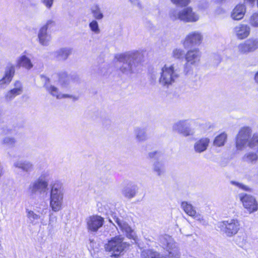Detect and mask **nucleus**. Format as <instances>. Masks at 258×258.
Here are the masks:
<instances>
[{"instance_id": "37", "label": "nucleus", "mask_w": 258, "mask_h": 258, "mask_svg": "<svg viewBox=\"0 0 258 258\" xmlns=\"http://www.w3.org/2000/svg\"><path fill=\"white\" fill-rule=\"evenodd\" d=\"M249 23L254 27H258V13H254L250 17Z\"/></svg>"}, {"instance_id": "31", "label": "nucleus", "mask_w": 258, "mask_h": 258, "mask_svg": "<svg viewBox=\"0 0 258 258\" xmlns=\"http://www.w3.org/2000/svg\"><path fill=\"white\" fill-rule=\"evenodd\" d=\"M136 192L137 187L136 186L127 187L125 188L122 191V194L124 196L128 199H131L134 197L136 194Z\"/></svg>"}, {"instance_id": "40", "label": "nucleus", "mask_w": 258, "mask_h": 258, "mask_svg": "<svg viewBox=\"0 0 258 258\" xmlns=\"http://www.w3.org/2000/svg\"><path fill=\"white\" fill-rule=\"evenodd\" d=\"M191 66L192 65L190 64V63H188L187 61L184 64V72L186 75L189 74L191 73L192 69Z\"/></svg>"}, {"instance_id": "28", "label": "nucleus", "mask_w": 258, "mask_h": 258, "mask_svg": "<svg viewBox=\"0 0 258 258\" xmlns=\"http://www.w3.org/2000/svg\"><path fill=\"white\" fill-rule=\"evenodd\" d=\"M91 13L95 20H101L104 17L100 8L98 5H94L91 7Z\"/></svg>"}, {"instance_id": "4", "label": "nucleus", "mask_w": 258, "mask_h": 258, "mask_svg": "<svg viewBox=\"0 0 258 258\" xmlns=\"http://www.w3.org/2000/svg\"><path fill=\"white\" fill-rule=\"evenodd\" d=\"M63 197V184L54 183L51 188L50 194V206L54 211H59L62 205Z\"/></svg>"}, {"instance_id": "24", "label": "nucleus", "mask_w": 258, "mask_h": 258, "mask_svg": "<svg viewBox=\"0 0 258 258\" xmlns=\"http://www.w3.org/2000/svg\"><path fill=\"white\" fill-rule=\"evenodd\" d=\"M15 86H16V88L9 91L6 95L5 98L7 100H11L16 96L21 94L22 90L20 82H16Z\"/></svg>"}, {"instance_id": "50", "label": "nucleus", "mask_w": 258, "mask_h": 258, "mask_svg": "<svg viewBox=\"0 0 258 258\" xmlns=\"http://www.w3.org/2000/svg\"><path fill=\"white\" fill-rule=\"evenodd\" d=\"M57 53H59V55H62L63 54V50H61L60 52H58Z\"/></svg>"}, {"instance_id": "27", "label": "nucleus", "mask_w": 258, "mask_h": 258, "mask_svg": "<svg viewBox=\"0 0 258 258\" xmlns=\"http://www.w3.org/2000/svg\"><path fill=\"white\" fill-rule=\"evenodd\" d=\"M237 50L238 52L240 54H247L249 53L252 52L247 40L239 43L237 45Z\"/></svg>"}, {"instance_id": "18", "label": "nucleus", "mask_w": 258, "mask_h": 258, "mask_svg": "<svg viewBox=\"0 0 258 258\" xmlns=\"http://www.w3.org/2000/svg\"><path fill=\"white\" fill-rule=\"evenodd\" d=\"M210 140L208 138H202L194 144V150L196 153H202L206 151L209 145Z\"/></svg>"}, {"instance_id": "15", "label": "nucleus", "mask_w": 258, "mask_h": 258, "mask_svg": "<svg viewBox=\"0 0 258 258\" xmlns=\"http://www.w3.org/2000/svg\"><path fill=\"white\" fill-rule=\"evenodd\" d=\"M201 56V53L198 48L190 49L185 54V60L192 66H198L200 62Z\"/></svg>"}, {"instance_id": "42", "label": "nucleus", "mask_w": 258, "mask_h": 258, "mask_svg": "<svg viewBox=\"0 0 258 258\" xmlns=\"http://www.w3.org/2000/svg\"><path fill=\"white\" fill-rule=\"evenodd\" d=\"M231 183L233 184V185H236V186L241 188V189H243L245 190H249V188L245 185L240 183H239V182H236V181H232L231 182Z\"/></svg>"}, {"instance_id": "30", "label": "nucleus", "mask_w": 258, "mask_h": 258, "mask_svg": "<svg viewBox=\"0 0 258 258\" xmlns=\"http://www.w3.org/2000/svg\"><path fill=\"white\" fill-rule=\"evenodd\" d=\"M257 159V154L253 152H248L243 157V160L248 163H254L256 162Z\"/></svg>"}, {"instance_id": "49", "label": "nucleus", "mask_w": 258, "mask_h": 258, "mask_svg": "<svg viewBox=\"0 0 258 258\" xmlns=\"http://www.w3.org/2000/svg\"><path fill=\"white\" fill-rule=\"evenodd\" d=\"M254 79L255 83L258 84V71L255 73Z\"/></svg>"}, {"instance_id": "22", "label": "nucleus", "mask_w": 258, "mask_h": 258, "mask_svg": "<svg viewBox=\"0 0 258 258\" xmlns=\"http://www.w3.org/2000/svg\"><path fill=\"white\" fill-rule=\"evenodd\" d=\"M245 13V6L243 5H238L233 10L231 17L233 20H240L243 18Z\"/></svg>"}, {"instance_id": "46", "label": "nucleus", "mask_w": 258, "mask_h": 258, "mask_svg": "<svg viewBox=\"0 0 258 258\" xmlns=\"http://www.w3.org/2000/svg\"><path fill=\"white\" fill-rule=\"evenodd\" d=\"M65 96H66V98L70 99L73 101H75L78 99V97H77L76 96L72 95L66 94Z\"/></svg>"}, {"instance_id": "7", "label": "nucleus", "mask_w": 258, "mask_h": 258, "mask_svg": "<svg viewBox=\"0 0 258 258\" xmlns=\"http://www.w3.org/2000/svg\"><path fill=\"white\" fill-rule=\"evenodd\" d=\"M172 130L185 137L193 136L195 131L190 127V122L187 120H180L172 125Z\"/></svg>"}, {"instance_id": "19", "label": "nucleus", "mask_w": 258, "mask_h": 258, "mask_svg": "<svg viewBox=\"0 0 258 258\" xmlns=\"http://www.w3.org/2000/svg\"><path fill=\"white\" fill-rule=\"evenodd\" d=\"M16 66L22 67L27 70H30L33 67V64L30 58L26 54H23L19 56L16 60Z\"/></svg>"}, {"instance_id": "12", "label": "nucleus", "mask_w": 258, "mask_h": 258, "mask_svg": "<svg viewBox=\"0 0 258 258\" xmlns=\"http://www.w3.org/2000/svg\"><path fill=\"white\" fill-rule=\"evenodd\" d=\"M87 228L90 232H97L104 223V219L98 215H93L86 219Z\"/></svg>"}, {"instance_id": "25", "label": "nucleus", "mask_w": 258, "mask_h": 258, "mask_svg": "<svg viewBox=\"0 0 258 258\" xmlns=\"http://www.w3.org/2000/svg\"><path fill=\"white\" fill-rule=\"evenodd\" d=\"M14 166L26 172L30 171L33 168V165L30 162L22 160H18L15 162Z\"/></svg>"}, {"instance_id": "21", "label": "nucleus", "mask_w": 258, "mask_h": 258, "mask_svg": "<svg viewBox=\"0 0 258 258\" xmlns=\"http://www.w3.org/2000/svg\"><path fill=\"white\" fill-rule=\"evenodd\" d=\"M44 81H45L44 87L52 95L55 96L57 99L63 98L64 95L62 93H59V89L54 86L49 84V80L46 77H44Z\"/></svg>"}, {"instance_id": "43", "label": "nucleus", "mask_w": 258, "mask_h": 258, "mask_svg": "<svg viewBox=\"0 0 258 258\" xmlns=\"http://www.w3.org/2000/svg\"><path fill=\"white\" fill-rule=\"evenodd\" d=\"M4 142L9 145H12L15 143V140L13 138L7 137L4 139Z\"/></svg>"}, {"instance_id": "9", "label": "nucleus", "mask_w": 258, "mask_h": 258, "mask_svg": "<svg viewBox=\"0 0 258 258\" xmlns=\"http://www.w3.org/2000/svg\"><path fill=\"white\" fill-rule=\"evenodd\" d=\"M240 226V222L235 218L223 221L222 225L224 233L229 237L235 235L239 230Z\"/></svg>"}, {"instance_id": "29", "label": "nucleus", "mask_w": 258, "mask_h": 258, "mask_svg": "<svg viewBox=\"0 0 258 258\" xmlns=\"http://www.w3.org/2000/svg\"><path fill=\"white\" fill-rule=\"evenodd\" d=\"M227 135L225 133H222L215 138L213 145L217 147H221L224 145L226 142Z\"/></svg>"}, {"instance_id": "16", "label": "nucleus", "mask_w": 258, "mask_h": 258, "mask_svg": "<svg viewBox=\"0 0 258 258\" xmlns=\"http://www.w3.org/2000/svg\"><path fill=\"white\" fill-rule=\"evenodd\" d=\"M52 23L53 22L51 20L48 21L46 24L42 26L39 31L38 34L39 42L42 45H48L51 40V37L47 33V30L48 25Z\"/></svg>"}, {"instance_id": "32", "label": "nucleus", "mask_w": 258, "mask_h": 258, "mask_svg": "<svg viewBox=\"0 0 258 258\" xmlns=\"http://www.w3.org/2000/svg\"><path fill=\"white\" fill-rule=\"evenodd\" d=\"M89 27L95 34H98L100 33L99 24L96 20H93L89 23Z\"/></svg>"}, {"instance_id": "23", "label": "nucleus", "mask_w": 258, "mask_h": 258, "mask_svg": "<svg viewBox=\"0 0 258 258\" xmlns=\"http://www.w3.org/2000/svg\"><path fill=\"white\" fill-rule=\"evenodd\" d=\"M136 140L138 142H143L148 139V135L145 128L137 127L134 129Z\"/></svg>"}, {"instance_id": "47", "label": "nucleus", "mask_w": 258, "mask_h": 258, "mask_svg": "<svg viewBox=\"0 0 258 258\" xmlns=\"http://www.w3.org/2000/svg\"><path fill=\"white\" fill-rule=\"evenodd\" d=\"M158 154V153L157 152H152L149 153V156L150 158H152L156 157Z\"/></svg>"}, {"instance_id": "13", "label": "nucleus", "mask_w": 258, "mask_h": 258, "mask_svg": "<svg viewBox=\"0 0 258 258\" xmlns=\"http://www.w3.org/2000/svg\"><path fill=\"white\" fill-rule=\"evenodd\" d=\"M48 186V183L42 178H38L32 182L29 186L28 192L31 195L36 194L37 192H44Z\"/></svg>"}, {"instance_id": "14", "label": "nucleus", "mask_w": 258, "mask_h": 258, "mask_svg": "<svg viewBox=\"0 0 258 258\" xmlns=\"http://www.w3.org/2000/svg\"><path fill=\"white\" fill-rule=\"evenodd\" d=\"M15 66L11 63L6 67L3 78L0 80V89L5 88L11 82L15 74Z\"/></svg>"}, {"instance_id": "35", "label": "nucleus", "mask_w": 258, "mask_h": 258, "mask_svg": "<svg viewBox=\"0 0 258 258\" xmlns=\"http://www.w3.org/2000/svg\"><path fill=\"white\" fill-rule=\"evenodd\" d=\"M54 82L57 84L61 89L63 88L64 80L63 74L60 75L56 74L53 77Z\"/></svg>"}, {"instance_id": "33", "label": "nucleus", "mask_w": 258, "mask_h": 258, "mask_svg": "<svg viewBox=\"0 0 258 258\" xmlns=\"http://www.w3.org/2000/svg\"><path fill=\"white\" fill-rule=\"evenodd\" d=\"M246 146L249 147L250 148H254L258 146V134H254L252 137L251 136L249 138Z\"/></svg>"}, {"instance_id": "11", "label": "nucleus", "mask_w": 258, "mask_h": 258, "mask_svg": "<svg viewBox=\"0 0 258 258\" xmlns=\"http://www.w3.org/2000/svg\"><path fill=\"white\" fill-rule=\"evenodd\" d=\"M114 222L117 225L121 231L125 233L127 237L130 239H135L136 234L134 229L130 226L128 223L118 217L113 218Z\"/></svg>"}, {"instance_id": "3", "label": "nucleus", "mask_w": 258, "mask_h": 258, "mask_svg": "<svg viewBox=\"0 0 258 258\" xmlns=\"http://www.w3.org/2000/svg\"><path fill=\"white\" fill-rule=\"evenodd\" d=\"M169 17L173 21L179 20L186 23L196 22L199 19V15L191 7L184 8L180 10L172 9L170 11Z\"/></svg>"}, {"instance_id": "8", "label": "nucleus", "mask_w": 258, "mask_h": 258, "mask_svg": "<svg viewBox=\"0 0 258 258\" xmlns=\"http://www.w3.org/2000/svg\"><path fill=\"white\" fill-rule=\"evenodd\" d=\"M203 35L199 31L189 32L185 37L183 45L184 48H189L194 46H199L203 40Z\"/></svg>"}, {"instance_id": "26", "label": "nucleus", "mask_w": 258, "mask_h": 258, "mask_svg": "<svg viewBox=\"0 0 258 258\" xmlns=\"http://www.w3.org/2000/svg\"><path fill=\"white\" fill-rule=\"evenodd\" d=\"M153 171L158 176L161 177L165 172L164 164L161 162H155L153 165Z\"/></svg>"}, {"instance_id": "41", "label": "nucleus", "mask_w": 258, "mask_h": 258, "mask_svg": "<svg viewBox=\"0 0 258 258\" xmlns=\"http://www.w3.org/2000/svg\"><path fill=\"white\" fill-rule=\"evenodd\" d=\"M28 217L30 220H37L39 218V215L34 213L33 211H29L27 214Z\"/></svg>"}, {"instance_id": "36", "label": "nucleus", "mask_w": 258, "mask_h": 258, "mask_svg": "<svg viewBox=\"0 0 258 258\" xmlns=\"http://www.w3.org/2000/svg\"><path fill=\"white\" fill-rule=\"evenodd\" d=\"M172 55L176 59L182 58L184 55V50L182 49L175 48L173 49Z\"/></svg>"}, {"instance_id": "20", "label": "nucleus", "mask_w": 258, "mask_h": 258, "mask_svg": "<svg viewBox=\"0 0 258 258\" xmlns=\"http://www.w3.org/2000/svg\"><path fill=\"white\" fill-rule=\"evenodd\" d=\"M181 206L183 211L188 215L192 217L199 221L203 220V219L201 217L200 215L197 213L196 211L190 204H189L186 202H183L181 203Z\"/></svg>"}, {"instance_id": "1", "label": "nucleus", "mask_w": 258, "mask_h": 258, "mask_svg": "<svg viewBox=\"0 0 258 258\" xmlns=\"http://www.w3.org/2000/svg\"><path fill=\"white\" fill-rule=\"evenodd\" d=\"M140 54L137 52H127L119 54L116 57L118 61L121 63L120 71L127 75L135 73L139 63Z\"/></svg>"}, {"instance_id": "6", "label": "nucleus", "mask_w": 258, "mask_h": 258, "mask_svg": "<svg viewBox=\"0 0 258 258\" xmlns=\"http://www.w3.org/2000/svg\"><path fill=\"white\" fill-rule=\"evenodd\" d=\"M251 134L252 130L249 127L244 126L240 129L236 137L235 144L237 150H242L245 148Z\"/></svg>"}, {"instance_id": "45", "label": "nucleus", "mask_w": 258, "mask_h": 258, "mask_svg": "<svg viewBox=\"0 0 258 258\" xmlns=\"http://www.w3.org/2000/svg\"><path fill=\"white\" fill-rule=\"evenodd\" d=\"M129 1L134 5L137 6L140 9L142 8V5L139 0H129Z\"/></svg>"}, {"instance_id": "39", "label": "nucleus", "mask_w": 258, "mask_h": 258, "mask_svg": "<svg viewBox=\"0 0 258 258\" xmlns=\"http://www.w3.org/2000/svg\"><path fill=\"white\" fill-rule=\"evenodd\" d=\"M66 78V82H67L68 83L72 82H78L79 80V77L75 74L67 76Z\"/></svg>"}, {"instance_id": "48", "label": "nucleus", "mask_w": 258, "mask_h": 258, "mask_svg": "<svg viewBox=\"0 0 258 258\" xmlns=\"http://www.w3.org/2000/svg\"><path fill=\"white\" fill-rule=\"evenodd\" d=\"M72 52V48H68L66 49V56L70 55Z\"/></svg>"}, {"instance_id": "38", "label": "nucleus", "mask_w": 258, "mask_h": 258, "mask_svg": "<svg viewBox=\"0 0 258 258\" xmlns=\"http://www.w3.org/2000/svg\"><path fill=\"white\" fill-rule=\"evenodd\" d=\"M171 1L177 6H185L189 3L190 0H171Z\"/></svg>"}, {"instance_id": "44", "label": "nucleus", "mask_w": 258, "mask_h": 258, "mask_svg": "<svg viewBox=\"0 0 258 258\" xmlns=\"http://www.w3.org/2000/svg\"><path fill=\"white\" fill-rule=\"evenodd\" d=\"M54 0H42L43 4L47 8H50Z\"/></svg>"}, {"instance_id": "34", "label": "nucleus", "mask_w": 258, "mask_h": 258, "mask_svg": "<svg viewBox=\"0 0 258 258\" xmlns=\"http://www.w3.org/2000/svg\"><path fill=\"white\" fill-rule=\"evenodd\" d=\"M247 40L252 52L258 49L257 38L251 37L247 39Z\"/></svg>"}, {"instance_id": "10", "label": "nucleus", "mask_w": 258, "mask_h": 258, "mask_svg": "<svg viewBox=\"0 0 258 258\" xmlns=\"http://www.w3.org/2000/svg\"><path fill=\"white\" fill-rule=\"evenodd\" d=\"M243 206L249 213L255 212L258 209V204L254 197L247 194H240L238 195Z\"/></svg>"}, {"instance_id": "17", "label": "nucleus", "mask_w": 258, "mask_h": 258, "mask_svg": "<svg viewBox=\"0 0 258 258\" xmlns=\"http://www.w3.org/2000/svg\"><path fill=\"white\" fill-rule=\"evenodd\" d=\"M234 33L239 39H244L250 34V28L246 24H240L234 27Z\"/></svg>"}, {"instance_id": "2", "label": "nucleus", "mask_w": 258, "mask_h": 258, "mask_svg": "<svg viewBox=\"0 0 258 258\" xmlns=\"http://www.w3.org/2000/svg\"><path fill=\"white\" fill-rule=\"evenodd\" d=\"M159 83L162 86L168 87L178 79L179 74L174 64H164L161 69Z\"/></svg>"}, {"instance_id": "5", "label": "nucleus", "mask_w": 258, "mask_h": 258, "mask_svg": "<svg viewBox=\"0 0 258 258\" xmlns=\"http://www.w3.org/2000/svg\"><path fill=\"white\" fill-rule=\"evenodd\" d=\"M123 238L116 236L112 238L105 245L106 250L111 251L114 256L118 255L127 246L125 242H123Z\"/></svg>"}]
</instances>
